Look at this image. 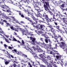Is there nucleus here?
<instances>
[{
  "instance_id": "4c0bfd02",
  "label": "nucleus",
  "mask_w": 67,
  "mask_h": 67,
  "mask_svg": "<svg viewBox=\"0 0 67 67\" xmlns=\"http://www.w3.org/2000/svg\"><path fill=\"white\" fill-rule=\"evenodd\" d=\"M35 14L36 16H37V17H40V13H38V14L37 15L36 14V13H35Z\"/></svg>"
},
{
  "instance_id": "7ed1b4c3",
  "label": "nucleus",
  "mask_w": 67,
  "mask_h": 67,
  "mask_svg": "<svg viewBox=\"0 0 67 67\" xmlns=\"http://www.w3.org/2000/svg\"><path fill=\"white\" fill-rule=\"evenodd\" d=\"M27 38H29L31 40H32L31 41L32 44V45H36L37 46V45H39L40 43L39 42H37V41H35L36 39L35 38H33L32 37H27Z\"/></svg>"
},
{
  "instance_id": "0e129e2a",
  "label": "nucleus",
  "mask_w": 67,
  "mask_h": 67,
  "mask_svg": "<svg viewBox=\"0 0 67 67\" xmlns=\"http://www.w3.org/2000/svg\"><path fill=\"white\" fill-rule=\"evenodd\" d=\"M63 60H64L63 59H61L60 60V62H61V63H63Z\"/></svg>"
},
{
  "instance_id": "aec40b11",
  "label": "nucleus",
  "mask_w": 67,
  "mask_h": 67,
  "mask_svg": "<svg viewBox=\"0 0 67 67\" xmlns=\"http://www.w3.org/2000/svg\"><path fill=\"white\" fill-rule=\"evenodd\" d=\"M21 1H23V2L26 3L27 2V4L30 3V1L29 0H21Z\"/></svg>"
},
{
  "instance_id": "ddd939ff",
  "label": "nucleus",
  "mask_w": 67,
  "mask_h": 67,
  "mask_svg": "<svg viewBox=\"0 0 67 67\" xmlns=\"http://www.w3.org/2000/svg\"><path fill=\"white\" fill-rule=\"evenodd\" d=\"M33 5L34 6V7L35 8V7L36 8L38 6V5H39V3L38 2H35L34 3Z\"/></svg>"
},
{
  "instance_id": "a18cd8bd",
  "label": "nucleus",
  "mask_w": 67,
  "mask_h": 67,
  "mask_svg": "<svg viewBox=\"0 0 67 67\" xmlns=\"http://www.w3.org/2000/svg\"><path fill=\"white\" fill-rule=\"evenodd\" d=\"M14 58V59H13V60H15V61H16V60H18V59H17V58H16V57H15Z\"/></svg>"
},
{
  "instance_id": "c756f323",
  "label": "nucleus",
  "mask_w": 67,
  "mask_h": 67,
  "mask_svg": "<svg viewBox=\"0 0 67 67\" xmlns=\"http://www.w3.org/2000/svg\"><path fill=\"white\" fill-rule=\"evenodd\" d=\"M12 51L13 52H15L17 54H18V52H20V51H17V50H16V49H14L13 50H12Z\"/></svg>"
},
{
  "instance_id": "72a5a7b5",
  "label": "nucleus",
  "mask_w": 67,
  "mask_h": 67,
  "mask_svg": "<svg viewBox=\"0 0 67 67\" xmlns=\"http://www.w3.org/2000/svg\"><path fill=\"white\" fill-rule=\"evenodd\" d=\"M5 63V64L6 65H8L9 64V62L7 61H6L4 62Z\"/></svg>"
},
{
  "instance_id": "49530a36",
  "label": "nucleus",
  "mask_w": 67,
  "mask_h": 67,
  "mask_svg": "<svg viewBox=\"0 0 67 67\" xmlns=\"http://www.w3.org/2000/svg\"><path fill=\"white\" fill-rule=\"evenodd\" d=\"M50 15H53V16L54 15H55L53 14V13H52V12H50Z\"/></svg>"
},
{
  "instance_id": "a878e982",
  "label": "nucleus",
  "mask_w": 67,
  "mask_h": 67,
  "mask_svg": "<svg viewBox=\"0 0 67 67\" xmlns=\"http://www.w3.org/2000/svg\"><path fill=\"white\" fill-rule=\"evenodd\" d=\"M22 33H27L28 32V30H24L23 29H22Z\"/></svg>"
},
{
  "instance_id": "20e7f679",
  "label": "nucleus",
  "mask_w": 67,
  "mask_h": 67,
  "mask_svg": "<svg viewBox=\"0 0 67 67\" xmlns=\"http://www.w3.org/2000/svg\"><path fill=\"white\" fill-rule=\"evenodd\" d=\"M39 56L40 57H41V59L42 60L43 62L46 65H48L49 63H48V61L46 59L44 58V57H45L44 54H39Z\"/></svg>"
},
{
  "instance_id": "9b49d317",
  "label": "nucleus",
  "mask_w": 67,
  "mask_h": 67,
  "mask_svg": "<svg viewBox=\"0 0 67 67\" xmlns=\"http://www.w3.org/2000/svg\"><path fill=\"white\" fill-rule=\"evenodd\" d=\"M4 22H5V23H6L8 22L6 20H3V19H1V22H0V24H1V25H4Z\"/></svg>"
},
{
  "instance_id": "69168bd1",
  "label": "nucleus",
  "mask_w": 67,
  "mask_h": 67,
  "mask_svg": "<svg viewBox=\"0 0 67 67\" xmlns=\"http://www.w3.org/2000/svg\"><path fill=\"white\" fill-rule=\"evenodd\" d=\"M48 27H50V29H52V28H53V26H48Z\"/></svg>"
},
{
  "instance_id": "dca6fc26",
  "label": "nucleus",
  "mask_w": 67,
  "mask_h": 67,
  "mask_svg": "<svg viewBox=\"0 0 67 67\" xmlns=\"http://www.w3.org/2000/svg\"><path fill=\"white\" fill-rule=\"evenodd\" d=\"M22 64H20L19 66L20 67H25V66L27 65V64L26 62H25L24 64L21 63Z\"/></svg>"
},
{
  "instance_id": "f257e3e1",
  "label": "nucleus",
  "mask_w": 67,
  "mask_h": 67,
  "mask_svg": "<svg viewBox=\"0 0 67 67\" xmlns=\"http://www.w3.org/2000/svg\"><path fill=\"white\" fill-rule=\"evenodd\" d=\"M42 1H43V3H44L43 7L45 10L47 11H49V9L48 7H49V4L48 1H49V0H42Z\"/></svg>"
},
{
  "instance_id": "1a4fd4ad",
  "label": "nucleus",
  "mask_w": 67,
  "mask_h": 67,
  "mask_svg": "<svg viewBox=\"0 0 67 67\" xmlns=\"http://www.w3.org/2000/svg\"><path fill=\"white\" fill-rule=\"evenodd\" d=\"M57 16H58V14L57 13L56 14V15H54L53 16V21H54V22H56V21H57Z\"/></svg>"
},
{
  "instance_id": "e2e57ef3",
  "label": "nucleus",
  "mask_w": 67,
  "mask_h": 67,
  "mask_svg": "<svg viewBox=\"0 0 67 67\" xmlns=\"http://www.w3.org/2000/svg\"><path fill=\"white\" fill-rule=\"evenodd\" d=\"M38 32L39 33H40L41 34L42 33V31H38Z\"/></svg>"
},
{
  "instance_id": "5701e85b",
  "label": "nucleus",
  "mask_w": 67,
  "mask_h": 67,
  "mask_svg": "<svg viewBox=\"0 0 67 67\" xmlns=\"http://www.w3.org/2000/svg\"><path fill=\"white\" fill-rule=\"evenodd\" d=\"M59 35H58V36H54V39L57 41V42H58V40H57L59 38Z\"/></svg>"
},
{
  "instance_id": "a19ab883",
  "label": "nucleus",
  "mask_w": 67,
  "mask_h": 67,
  "mask_svg": "<svg viewBox=\"0 0 67 67\" xmlns=\"http://www.w3.org/2000/svg\"><path fill=\"white\" fill-rule=\"evenodd\" d=\"M5 41H6V42H7V43H10V42H9V41L8 40V39H6V38H5Z\"/></svg>"
},
{
  "instance_id": "7c9ffc66",
  "label": "nucleus",
  "mask_w": 67,
  "mask_h": 67,
  "mask_svg": "<svg viewBox=\"0 0 67 67\" xmlns=\"http://www.w3.org/2000/svg\"><path fill=\"white\" fill-rule=\"evenodd\" d=\"M34 57L35 58V59H36V58H38V56L37 55L35 54L34 55Z\"/></svg>"
},
{
  "instance_id": "423d86ee",
  "label": "nucleus",
  "mask_w": 67,
  "mask_h": 67,
  "mask_svg": "<svg viewBox=\"0 0 67 67\" xmlns=\"http://www.w3.org/2000/svg\"><path fill=\"white\" fill-rule=\"evenodd\" d=\"M61 44H62L61 46L62 47H63L62 48L64 50V51L67 52V47L66 46L65 43L63 42H61Z\"/></svg>"
},
{
  "instance_id": "4d7b16f0",
  "label": "nucleus",
  "mask_w": 67,
  "mask_h": 67,
  "mask_svg": "<svg viewBox=\"0 0 67 67\" xmlns=\"http://www.w3.org/2000/svg\"><path fill=\"white\" fill-rule=\"evenodd\" d=\"M4 47H5V48H7V47H8V46L5 44H4Z\"/></svg>"
},
{
  "instance_id": "a211bd4d",
  "label": "nucleus",
  "mask_w": 67,
  "mask_h": 67,
  "mask_svg": "<svg viewBox=\"0 0 67 67\" xmlns=\"http://www.w3.org/2000/svg\"><path fill=\"white\" fill-rule=\"evenodd\" d=\"M14 30L15 31H17L18 32V31H22V29L21 28H15L14 29Z\"/></svg>"
},
{
  "instance_id": "bb28decb",
  "label": "nucleus",
  "mask_w": 67,
  "mask_h": 67,
  "mask_svg": "<svg viewBox=\"0 0 67 67\" xmlns=\"http://www.w3.org/2000/svg\"><path fill=\"white\" fill-rule=\"evenodd\" d=\"M24 40H22V43H20V46H23V45H24Z\"/></svg>"
},
{
  "instance_id": "3c124183",
  "label": "nucleus",
  "mask_w": 67,
  "mask_h": 67,
  "mask_svg": "<svg viewBox=\"0 0 67 67\" xmlns=\"http://www.w3.org/2000/svg\"><path fill=\"white\" fill-rule=\"evenodd\" d=\"M40 67H46V66L43 65H40Z\"/></svg>"
},
{
  "instance_id": "473e14b6",
  "label": "nucleus",
  "mask_w": 67,
  "mask_h": 67,
  "mask_svg": "<svg viewBox=\"0 0 67 67\" xmlns=\"http://www.w3.org/2000/svg\"><path fill=\"white\" fill-rule=\"evenodd\" d=\"M64 5H65V4H63L61 5V6H60V7L61 8V9H63V8H64Z\"/></svg>"
},
{
  "instance_id": "f03ea898",
  "label": "nucleus",
  "mask_w": 67,
  "mask_h": 67,
  "mask_svg": "<svg viewBox=\"0 0 67 67\" xmlns=\"http://www.w3.org/2000/svg\"><path fill=\"white\" fill-rule=\"evenodd\" d=\"M5 5H2L1 7L2 8H3V9H2V10H3V11H7V12L8 13H11V12L10 10V9L9 6L5 5V4H4Z\"/></svg>"
},
{
  "instance_id": "5fc2aeb1",
  "label": "nucleus",
  "mask_w": 67,
  "mask_h": 67,
  "mask_svg": "<svg viewBox=\"0 0 67 67\" xmlns=\"http://www.w3.org/2000/svg\"><path fill=\"white\" fill-rule=\"evenodd\" d=\"M6 23V25L7 26H9V25H10V24H9V23Z\"/></svg>"
},
{
  "instance_id": "de8ad7c7",
  "label": "nucleus",
  "mask_w": 67,
  "mask_h": 67,
  "mask_svg": "<svg viewBox=\"0 0 67 67\" xmlns=\"http://www.w3.org/2000/svg\"><path fill=\"white\" fill-rule=\"evenodd\" d=\"M28 66H29V67H32V65L31 64V63H30V62H28Z\"/></svg>"
},
{
  "instance_id": "680f3d73",
  "label": "nucleus",
  "mask_w": 67,
  "mask_h": 67,
  "mask_svg": "<svg viewBox=\"0 0 67 67\" xmlns=\"http://www.w3.org/2000/svg\"><path fill=\"white\" fill-rule=\"evenodd\" d=\"M62 10L63 11H65H65H67V8H66V9H64V8H61Z\"/></svg>"
},
{
  "instance_id": "cd10ccee",
  "label": "nucleus",
  "mask_w": 67,
  "mask_h": 67,
  "mask_svg": "<svg viewBox=\"0 0 67 67\" xmlns=\"http://www.w3.org/2000/svg\"><path fill=\"white\" fill-rule=\"evenodd\" d=\"M59 26H56V29H57L58 30V31H60V29H59Z\"/></svg>"
},
{
  "instance_id": "f3484780",
  "label": "nucleus",
  "mask_w": 67,
  "mask_h": 67,
  "mask_svg": "<svg viewBox=\"0 0 67 67\" xmlns=\"http://www.w3.org/2000/svg\"><path fill=\"white\" fill-rule=\"evenodd\" d=\"M12 62L14 64H13V67H16L17 65L15 64H18V63L15 61H12Z\"/></svg>"
},
{
  "instance_id": "f8f14e48",
  "label": "nucleus",
  "mask_w": 67,
  "mask_h": 67,
  "mask_svg": "<svg viewBox=\"0 0 67 67\" xmlns=\"http://www.w3.org/2000/svg\"><path fill=\"white\" fill-rule=\"evenodd\" d=\"M8 2L7 0H0V4H5Z\"/></svg>"
},
{
  "instance_id": "c85d7f7f",
  "label": "nucleus",
  "mask_w": 67,
  "mask_h": 67,
  "mask_svg": "<svg viewBox=\"0 0 67 67\" xmlns=\"http://www.w3.org/2000/svg\"><path fill=\"white\" fill-rule=\"evenodd\" d=\"M46 20L47 21V22H52V21H51V19H49V18H48Z\"/></svg>"
},
{
  "instance_id": "4be33fe9",
  "label": "nucleus",
  "mask_w": 67,
  "mask_h": 67,
  "mask_svg": "<svg viewBox=\"0 0 67 67\" xmlns=\"http://www.w3.org/2000/svg\"><path fill=\"white\" fill-rule=\"evenodd\" d=\"M44 40L45 41V42L46 43H48V42L51 43V40H50V39H44Z\"/></svg>"
},
{
  "instance_id": "6ab92c4d",
  "label": "nucleus",
  "mask_w": 67,
  "mask_h": 67,
  "mask_svg": "<svg viewBox=\"0 0 67 67\" xmlns=\"http://www.w3.org/2000/svg\"><path fill=\"white\" fill-rule=\"evenodd\" d=\"M43 17H44L45 19H47L48 18V16L47 15H46L45 13H44L43 15Z\"/></svg>"
},
{
  "instance_id": "39448f33",
  "label": "nucleus",
  "mask_w": 67,
  "mask_h": 67,
  "mask_svg": "<svg viewBox=\"0 0 67 67\" xmlns=\"http://www.w3.org/2000/svg\"><path fill=\"white\" fill-rule=\"evenodd\" d=\"M36 22H34V21L31 20V22H32L31 24L33 25L34 27L35 26H34V24H40V23H41V22H43V21H42L41 20H39L37 18V20L35 21Z\"/></svg>"
},
{
  "instance_id": "603ef678",
  "label": "nucleus",
  "mask_w": 67,
  "mask_h": 67,
  "mask_svg": "<svg viewBox=\"0 0 67 67\" xmlns=\"http://www.w3.org/2000/svg\"><path fill=\"white\" fill-rule=\"evenodd\" d=\"M27 19L28 20H29V21H30V22H31L32 23V22H31V21H32V20H30V18H29L28 17Z\"/></svg>"
},
{
  "instance_id": "393cba45",
  "label": "nucleus",
  "mask_w": 67,
  "mask_h": 67,
  "mask_svg": "<svg viewBox=\"0 0 67 67\" xmlns=\"http://www.w3.org/2000/svg\"><path fill=\"white\" fill-rule=\"evenodd\" d=\"M2 14L3 16H4L5 18L7 19V20H8V19H9V17L7 16H5V15L4 14Z\"/></svg>"
},
{
  "instance_id": "c9c22d12",
  "label": "nucleus",
  "mask_w": 67,
  "mask_h": 67,
  "mask_svg": "<svg viewBox=\"0 0 67 67\" xmlns=\"http://www.w3.org/2000/svg\"><path fill=\"white\" fill-rule=\"evenodd\" d=\"M23 26L25 27V29L26 30L27 29H28L29 27L27 26V25L26 26Z\"/></svg>"
},
{
  "instance_id": "13d9d810",
  "label": "nucleus",
  "mask_w": 67,
  "mask_h": 67,
  "mask_svg": "<svg viewBox=\"0 0 67 67\" xmlns=\"http://www.w3.org/2000/svg\"><path fill=\"white\" fill-rule=\"evenodd\" d=\"M29 12H30V11H31V12H34V11L32 9H30V10L29 11Z\"/></svg>"
},
{
  "instance_id": "ea45409f",
  "label": "nucleus",
  "mask_w": 67,
  "mask_h": 67,
  "mask_svg": "<svg viewBox=\"0 0 67 67\" xmlns=\"http://www.w3.org/2000/svg\"><path fill=\"white\" fill-rule=\"evenodd\" d=\"M56 57L57 59H58L59 58V57H61V56L57 55L56 56Z\"/></svg>"
},
{
  "instance_id": "79ce46f5",
  "label": "nucleus",
  "mask_w": 67,
  "mask_h": 67,
  "mask_svg": "<svg viewBox=\"0 0 67 67\" xmlns=\"http://www.w3.org/2000/svg\"><path fill=\"white\" fill-rule=\"evenodd\" d=\"M2 51H3V52H4V53H5V54H6V52H8L7 51H6L5 50H4V49H3L2 50Z\"/></svg>"
},
{
  "instance_id": "bf43d9fd",
  "label": "nucleus",
  "mask_w": 67,
  "mask_h": 67,
  "mask_svg": "<svg viewBox=\"0 0 67 67\" xmlns=\"http://www.w3.org/2000/svg\"><path fill=\"white\" fill-rule=\"evenodd\" d=\"M28 34L29 35H30V36H33V35H34L33 34H31L29 32L28 33Z\"/></svg>"
},
{
  "instance_id": "4468645a",
  "label": "nucleus",
  "mask_w": 67,
  "mask_h": 67,
  "mask_svg": "<svg viewBox=\"0 0 67 67\" xmlns=\"http://www.w3.org/2000/svg\"><path fill=\"white\" fill-rule=\"evenodd\" d=\"M39 25L40 26V30H41L42 31L44 30V28L45 27V26L43 25L39 24Z\"/></svg>"
},
{
  "instance_id": "b1692460",
  "label": "nucleus",
  "mask_w": 67,
  "mask_h": 67,
  "mask_svg": "<svg viewBox=\"0 0 67 67\" xmlns=\"http://www.w3.org/2000/svg\"><path fill=\"white\" fill-rule=\"evenodd\" d=\"M59 38L60 39V41H63V37H62L61 36L59 35Z\"/></svg>"
},
{
  "instance_id": "412c9836",
  "label": "nucleus",
  "mask_w": 67,
  "mask_h": 67,
  "mask_svg": "<svg viewBox=\"0 0 67 67\" xmlns=\"http://www.w3.org/2000/svg\"><path fill=\"white\" fill-rule=\"evenodd\" d=\"M52 44L51 43H50L49 44H48V46H49L50 47L49 49H51V50H52V51H54V48H53L52 47V46L51 45Z\"/></svg>"
},
{
  "instance_id": "2eb2a0df",
  "label": "nucleus",
  "mask_w": 67,
  "mask_h": 67,
  "mask_svg": "<svg viewBox=\"0 0 67 67\" xmlns=\"http://www.w3.org/2000/svg\"><path fill=\"white\" fill-rule=\"evenodd\" d=\"M17 12H18L19 15H21V17H22L23 18H24V16L23 14H22V12H21V11L17 10Z\"/></svg>"
},
{
  "instance_id": "9d476101",
  "label": "nucleus",
  "mask_w": 67,
  "mask_h": 67,
  "mask_svg": "<svg viewBox=\"0 0 67 67\" xmlns=\"http://www.w3.org/2000/svg\"><path fill=\"white\" fill-rule=\"evenodd\" d=\"M49 65H48L49 67H57L56 66V65L55 64H52L53 63V61H49Z\"/></svg>"
},
{
  "instance_id": "09e8293b",
  "label": "nucleus",
  "mask_w": 67,
  "mask_h": 67,
  "mask_svg": "<svg viewBox=\"0 0 67 67\" xmlns=\"http://www.w3.org/2000/svg\"><path fill=\"white\" fill-rule=\"evenodd\" d=\"M6 54H7V55H8V56H9V57H10V54H9V53H8V51L6 53Z\"/></svg>"
},
{
  "instance_id": "c03bdc74",
  "label": "nucleus",
  "mask_w": 67,
  "mask_h": 67,
  "mask_svg": "<svg viewBox=\"0 0 67 67\" xmlns=\"http://www.w3.org/2000/svg\"><path fill=\"white\" fill-rule=\"evenodd\" d=\"M38 51L39 52H42L43 50H42V49H40L39 50H38Z\"/></svg>"
},
{
  "instance_id": "6e6d98bb",
  "label": "nucleus",
  "mask_w": 67,
  "mask_h": 67,
  "mask_svg": "<svg viewBox=\"0 0 67 67\" xmlns=\"http://www.w3.org/2000/svg\"><path fill=\"white\" fill-rule=\"evenodd\" d=\"M47 58L48 59H49V60H50V59H51V58L49 57V55H48L47 56Z\"/></svg>"
},
{
  "instance_id": "0eeeda50",
  "label": "nucleus",
  "mask_w": 67,
  "mask_h": 67,
  "mask_svg": "<svg viewBox=\"0 0 67 67\" xmlns=\"http://www.w3.org/2000/svg\"><path fill=\"white\" fill-rule=\"evenodd\" d=\"M12 3L14 5H16L17 7H22V5L20 4V3L19 2H16V1L12 2Z\"/></svg>"
},
{
  "instance_id": "2f4dec72",
  "label": "nucleus",
  "mask_w": 67,
  "mask_h": 67,
  "mask_svg": "<svg viewBox=\"0 0 67 67\" xmlns=\"http://www.w3.org/2000/svg\"><path fill=\"white\" fill-rule=\"evenodd\" d=\"M32 9V8H31V7L27 6V11H29V10H30V9Z\"/></svg>"
},
{
  "instance_id": "8fccbe9b",
  "label": "nucleus",
  "mask_w": 67,
  "mask_h": 67,
  "mask_svg": "<svg viewBox=\"0 0 67 67\" xmlns=\"http://www.w3.org/2000/svg\"><path fill=\"white\" fill-rule=\"evenodd\" d=\"M32 48H33L34 51H37V49H36V48H35V47H34V46H33L32 47Z\"/></svg>"
},
{
  "instance_id": "e433bc0d",
  "label": "nucleus",
  "mask_w": 67,
  "mask_h": 67,
  "mask_svg": "<svg viewBox=\"0 0 67 67\" xmlns=\"http://www.w3.org/2000/svg\"><path fill=\"white\" fill-rule=\"evenodd\" d=\"M36 28L37 29H40V26H39V25H37L36 26Z\"/></svg>"
},
{
  "instance_id": "6e6552de",
  "label": "nucleus",
  "mask_w": 67,
  "mask_h": 67,
  "mask_svg": "<svg viewBox=\"0 0 67 67\" xmlns=\"http://www.w3.org/2000/svg\"><path fill=\"white\" fill-rule=\"evenodd\" d=\"M18 55H20L21 56H22L23 57H24L25 58H27V55L23 53L22 52H21V51H19L18 52Z\"/></svg>"
},
{
  "instance_id": "052dcab7",
  "label": "nucleus",
  "mask_w": 67,
  "mask_h": 67,
  "mask_svg": "<svg viewBox=\"0 0 67 67\" xmlns=\"http://www.w3.org/2000/svg\"><path fill=\"white\" fill-rule=\"evenodd\" d=\"M40 40L42 41V42H44V40H45V39H44L43 38H41L40 39Z\"/></svg>"
},
{
  "instance_id": "58836bf2",
  "label": "nucleus",
  "mask_w": 67,
  "mask_h": 67,
  "mask_svg": "<svg viewBox=\"0 0 67 67\" xmlns=\"http://www.w3.org/2000/svg\"><path fill=\"white\" fill-rule=\"evenodd\" d=\"M51 30L52 32H54L55 31V29L53 28L51 29Z\"/></svg>"
},
{
  "instance_id": "774afa93",
  "label": "nucleus",
  "mask_w": 67,
  "mask_h": 67,
  "mask_svg": "<svg viewBox=\"0 0 67 67\" xmlns=\"http://www.w3.org/2000/svg\"><path fill=\"white\" fill-rule=\"evenodd\" d=\"M57 44H55V48H54L55 49H55H56V48H57Z\"/></svg>"
},
{
  "instance_id": "37998d69",
  "label": "nucleus",
  "mask_w": 67,
  "mask_h": 67,
  "mask_svg": "<svg viewBox=\"0 0 67 67\" xmlns=\"http://www.w3.org/2000/svg\"><path fill=\"white\" fill-rule=\"evenodd\" d=\"M8 48L9 49H12L14 48L13 47H11L9 46H8Z\"/></svg>"
},
{
  "instance_id": "864d4df0",
  "label": "nucleus",
  "mask_w": 67,
  "mask_h": 67,
  "mask_svg": "<svg viewBox=\"0 0 67 67\" xmlns=\"http://www.w3.org/2000/svg\"><path fill=\"white\" fill-rule=\"evenodd\" d=\"M13 41H15V42H16V41H17L16 39V38H13Z\"/></svg>"
},
{
  "instance_id": "f704fd0d",
  "label": "nucleus",
  "mask_w": 67,
  "mask_h": 67,
  "mask_svg": "<svg viewBox=\"0 0 67 67\" xmlns=\"http://www.w3.org/2000/svg\"><path fill=\"white\" fill-rule=\"evenodd\" d=\"M31 18H32V19H33V20H34V21H36V20H37V18L36 19L34 16H32L31 17Z\"/></svg>"
},
{
  "instance_id": "338daca9",
  "label": "nucleus",
  "mask_w": 67,
  "mask_h": 67,
  "mask_svg": "<svg viewBox=\"0 0 67 67\" xmlns=\"http://www.w3.org/2000/svg\"><path fill=\"white\" fill-rule=\"evenodd\" d=\"M54 23L55 24V25H58V24H57V23L56 22H54Z\"/></svg>"
}]
</instances>
